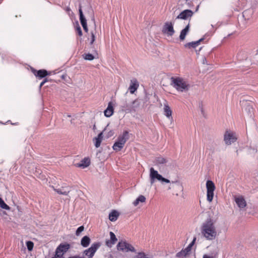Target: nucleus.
Instances as JSON below:
<instances>
[{"mask_svg":"<svg viewBox=\"0 0 258 258\" xmlns=\"http://www.w3.org/2000/svg\"><path fill=\"white\" fill-rule=\"evenodd\" d=\"M203 40V39L202 38V39H200L199 40L196 41L188 42L187 43H186L184 45V47L185 48H195L200 44L201 42Z\"/></svg>","mask_w":258,"mask_h":258,"instance_id":"obj_18","label":"nucleus"},{"mask_svg":"<svg viewBox=\"0 0 258 258\" xmlns=\"http://www.w3.org/2000/svg\"><path fill=\"white\" fill-rule=\"evenodd\" d=\"M91 37L90 44L92 45L93 44V43L94 42V41L95 40V36L94 33L93 32H91Z\"/></svg>","mask_w":258,"mask_h":258,"instance_id":"obj_36","label":"nucleus"},{"mask_svg":"<svg viewBox=\"0 0 258 258\" xmlns=\"http://www.w3.org/2000/svg\"><path fill=\"white\" fill-rule=\"evenodd\" d=\"M164 114L167 117L169 118L172 115V111L170 107L168 105L167 103H166L164 105Z\"/></svg>","mask_w":258,"mask_h":258,"instance_id":"obj_23","label":"nucleus"},{"mask_svg":"<svg viewBox=\"0 0 258 258\" xmlns=\"http://www.w3.org/2000/svg\"><path fill=\"white\" fill-rule=\"evenodd\" d=\"M103 132H101L100 134H98L97 137H95L94 139L95 146L96 148H98L100 147L101 145V143L103 140Z\"/></svg>","mask_w":258,"mask_h":258,"instance_id":"obj_21","label":"nucleus"},{"mask_svg":"<svg viewBox=\"0 0 258 258\" xmlns=\"http://www.w3.org/2000/svg\"><path fill=\"white\" fill-rule=\"evenodd\" d=\"M84 227L83 226H80L76 230V234L79 236L80 234L84 230Z\"/></svg>","mask_w":258,"mask_h":258,"instance_id":"obj_35","label":"nucleus"},{"mask_svg":"<svg viewBox=\"0 0 258 258\" xmlns=\"http://www.w3.org/2000/svg\"><path fill=\"white\" fill-rule=\"evenodd\" d=\"M83 28L85 32H88V29L87 26H85V27H83Z\"/></svg>","mask_w":258,"mask_h":258,"instance_id":"obj_39","label":"nucleus"},{"mask_svg":"<svg viewBox=\"0 0 258 258\" xmlns=\"http://www.w3.org/2000/svg\"><path fill=\"white\" fill-rule=\"evenodd\" d=\"M0 207H1L2 208H3L4 209H6V210H9L10 209L9 206H8L4 202V201L3 200V199L1 198H0Z\"/></svg>","mask_w":258,"mask_h":258,"instance_id":"obj_32","label":"nucleus"},{"mask_svg":"<svg viewBox=\"0 0 258 258\" xmlns=\"http://www.w3.org/2000/svg\"><path fill=\"white\" fill-rule=\"evenodd\" d=\"M119 216L118 213L116 211H113L109 215V219L111 221H115Z\"/></svg>","mask_w":258,"mask_h":258,"instance_id":"obj_27","label":"nucleus"},{"mask_svg":"<svg viewBox=\"0 0 258 258\" xmlns=\"http://www.w3.org/2000/svg\"><path fill=\"white\" fill-rule=\"evenodd\" d=\"M114 108L113 103L109 102L108 104L107 108L104 110V115L106 117H110L113 113Z\"/></svg>","mask_w":258,"mask_h":258,"instance_id":"obj_15","label":"nucleus"},{"mask_svg":"<svg viewBox=\"0 0 258 258\" xmlns=\"http://www.w3.org/2000/svg\"><path fill=\"white\" fill-rule=\"evenodd\" d=\"M171 85L179 92L187 91L190 85L184 79L180 77H172L171 78Z\"/></svg>","mask_w":258,"mask_h":258,"instance_id":"obj_2","label":"nucleus"},{"mask_svg":"<svg viewBox=\"0 0 258 258\" xmlns=\"http://www.w3.org/2000/svg\"><path fill=\"white\" fill-rule=\"evenodd\" d=\"M124 145L121 143H119L118 141L116 142L113 146V149L114 150L116 151H120L121 149L123 147Z\"/></svg>","mask_w":258,"mask_h":258,"instance_id":"obj_29","label":"nucleus"},{"mask_svg":"<svg viewBox=\"0 0 258 258\" xmlns=\"http://www.w3.org/2000/svg\"><path fill=\"white\" fill-rule=\"evenodd\" d=\"M191 244H189L186 248L181 250L180 252L176 253V256L179 258H184L189 253L191 250Z\"/></svg>","mask_w":258,"mask_h":258,"instance_id":"obj_14","label":"nucleus"},{"mask_svg":"<svg viewBox=\"0 0 258 258\" xmlns=\"http://www.w3.org/2000/svg\"><path fill=\"white\" fill-rule=\"evenodd\" d=\"M101 243L100 242H94L88 249L83 251V254L87 258H92L96 251L100 248Z\"/></svg>","mask_w":258,"mask_h":258,"instance_id":"obj_6","label":"nucleus"},{"mask_svg":"<svg viewBox=\"0 0 258 258\" xmlns=\"http://www.w3.org/2000/svg\"><path fill=\"white\" fill-rule=\"evenodd\" d=\"M136 258H153L151 255L146 254L145 252H141L138 253L135 257Z\"/></svg>","mask_w":258,"mask_h":258,"instance_id":"obj_30","label":"nucleus"},{"mask_svg":"<svg viewBox=\"0 0 258 258\" xmlns=\"http://www.w3.org/2000/svg\"><path fill=\"white\" fill-rule=\"evenodd\" d=\"M201 232L203 237L207 240L212 241L215 239L218 235L216 227L211 218L207 219L202 224Z\"/></svg>","mask_w":258,"mask_h":258,"instance_id":"obj_1","label":"nucleus"},{"mask_svg":"<svg viewBox=\"0 0 258 258\" xmlns=\"http://www.w3.org/2000/svg\"><path fill=\"white\" fill-rule=\"evenodd\" d=\"M47 82V79H45L43 81V82H44V83L45 84L46 82Z\"/></svg>","mask_w":258,"mask_h":258,"instance_id":"obj_41","label":"nucleus"},{"mask_svg":"<svg viewBox=\"0 0 258 258\" xmlns=\"http://www.w3.org/2000/svg\"><path fill=\"white\" fill-rule=\"evenodd\" d=\"M26 245L28 250L31 251L33 249L34 243L31 241H28L26 242Z\"/></svg>","mask_w":258,"mask_h":258,"instance_id":"obj_34","label":"nucleus"},{"mask_svg":"<svg viewBox=\"0 0 258 258\" xmlns=\"http://www.w3.org/2000/svg\"><path fill=\"white\" fill-rule=\"evenodd\" d=\"M140 103L138 99L133 101L132 104H126L124 106V110L127 112H135L136 109L139 106Z\"/></svg>","mask_w":258,"mask_h":258,"instance_id":"obj_10","label":"nucleus"},{"mask_svg":"<svg viewBox=\"0 0 258 258\" xmlns=\"http://www.w3.org/2000/svg\"><path fill=\"white\" fill-rule=\"evenodd\" d=\"M79 15H80V20L81 25H82L83 27H85V26H87V21L83 14V12L82 10V7L81 5H80V6H79Z\"/></svg>","mask_w":258,"mask_h":258,"instance_id":"obj_20","label":"nucleus"},{"mask_svg":"<svg viewBox=\"0 0 258 258\" xmlns=\"http://www.w3.org/2000/svg\"><path fill=\"white\" fill-rule=\"evenodd\" d=\"M234 201L239 208H243L246 206V202L242 196H235Z\"/></svg>","mask_w":258,"mask_h":258,"instance_id":"obj_13","label":"nucleus"},{"mask_svg":"<svg viewBox=\"0 0 258 258\" xmlns=\"http://www.w3.org/2000/svg\"><path fill=\"white\" fill-rule=\"evenodd\" d=\"M174 32L173 24L171 22H166L165 23L162 29V33L163 34L171 36L174 34Z\"/></svg>","mask_w":258,"mask_h":258,"instance_id":"obj_9","label":"nucleus"},{"mask_svg":"<svg viewBox=\"0 0 258 258\" xmlns=\"http://www.w3.org/2000/svg\"><path fill=\"white\" fill-rule=\"evenodd\" d=\"M117 248L118 250L122 252H136L135 247L130 243L126 241H119L117 245Z\"/></svg>","mask_w":258,"mask_h":258,"instance_id":"obj_5","label":"nucleus"},{"mask_svg":"<svg viewBox=\"0 0 258 258\" xmlns=\"http://www.w3.org/2000/svg\"><path fill=\"white\" fill-rule=\"evenodd\" d=\"M168 162V160L162 156L158 157L155 159V163L157 165L165 164Z\"/></svg>","mask_w":258,"mask_h":258,"instance_id":"obj_26","label":"nucleus"},{"mask_svg":"<svg viewBox=\"0 0 258 258\" xmlns=\"http://www.w3.org/2000/svg\"><path fill=\"white\" fill-rule=\"evenodd\" d=\"M206 188H207V200L210 203L211 202L214 198V191L216 189V186L214 183L210 180H208L206 182Z\"/></svg>","mask_w":258,"mask_h":258,"instance_id":"obj_7","label":"nucleus"},{"mask_svg":"<svg viewBox=\"0 0 258 258\" xmlns=\"http://www.w3.org/2000/svg\"><path fill=\"white\" fill-rule=\"evenodd\" d=\"M128 133L127 131H124L122 134L118 137L117 141L124 145L125 143H126V141L128 138Z\"/></svg>","mask_w":258,"mask_h":258,"instance_id":"obj_19","label":"nucleus"},{"mask_svg":"<svg viewBox=\"0 0 258 258\" xmlns=\"http://www.w3.org/2000/svg\"><path fill=\"white\" fill-rule=\"evenodd\" d=\"M52 188L57 194H58L59 195H65V196L68 195V194H69V193L70 192V190L62 191L60 189L55 188L53 186H52Z\"/></svg>","mask_w":258,"mask_h":258,"instance_id":"obj_31","label":"nucleus"},{"mask_svg":"<svg viewBox=\"0 0 258 258\" xmlns=\"http://www.w3.org/2000/svg\"><path fill=\"white\" fill-rule=\"evenodd\" d=\"M94 58V56L90 53L85 54L84 55V58L86 60H92Z\"/></svg>","mask_w":258,"mask_h":258,"instance_id":"obj_33","label":"nucleus"},{"mask_svg":"<svg viewBox=\"0 0 258 258\" xmlns=\"http://www.w3.org/2000/svg\"><path fill=\"white\" fill-rule=\"evenodd\" d=\"M95 128H96V125H95V124H94L93 126V130H95Z\"/></svg>","mask_w":258,"mask_h":258,"instance_id":"obj_42","label":"nucleus"},{"mask_svg":"<svg viewBox=\"0 0 258 258\" xmlns=\"http://www.w3.org/2000/svg\"><path fill=\"white\" fill-rule=\"evenodd\" d=\"M110 240H106V245L109 247H111L112 245L115 243L117 239L115 235L112 232H110Z\"/></svg>","mask_w":258,"mask_h":258,"instance_id":"obj_17","label":"nucleus"},{"mask_svg":"<svg viewBox=\"0 0 258 258\" xmlns=\"http://www.w3.org/2000/svg\"><path fill=\"white\" fill-rule=\"evenodd\" d=\"M76 33H77V34L78 35H79L80 36H81L82 35V30H81V28L80 26H78L77 28H76Z\"/></svg>","mask_w":258,"mask_h":258,"instance_id":"obj_37","label":"nucleus"},{"mask_svg":"<svg viewBox=\"0 0 258 258\" xmlns=\"http://www.w3.org/2000/svg\"><path fill=\"white\" fill-rule=\"evenodd\" d=\"M224 139L226 144L229 145L236 142L237 137L235 133L230 131H226L224 135Z\"/></svg>","mask_w":258,"mask_h":258,"instance_id":"obj_8","label":"nucleus"},{"mask_svg":"<svg viewBox=\"0 0 258 258\" xmlns=\"http://www.w3.org/2000/svg\"><path fill=\"white\" fill-rule=\"evenodd\" d=\"M44 85V82H43V81L40 83V87H42V86H43Z\"/></svg>","mask_w":258,"mask_h":258,"instance_id":"obj_40","label":"nucleus"},{"mask_svg":"<svg viewBox=\"0 0 258 258\" xmlns=\"http://www.w3.org/2000/svg\"><path fill=\"white\" fill-rule=\"evenodd\" d=\"M146 198L143 195H140L138 198L133 202V205L135 206H137L139 203H144L146 202Z\"/></svg>","mask_w":258,"mask_h":258,"instance_id":"obj_28","label":"nucleus"},{"mask_svg":"<svg viewBox=\"0 0 258 258\" xmlns=\"http://www.w3.org/2000/svg\"><path fill=\"white\" fill-rule=\"evenodd\" d=\"M33 73L36 77L41 79L50 75V73H48L45 70H40L38 71L34 70L33 71Z\"/></svg>","mask_w":258,"mask_h":258,"instance_id":"obj_16","label":"nucleus"},{"mask_svg":"<svg viewBox=\"0 0 258 258\" xmlns=\"http://www.w3.org/2000/svg\"><path fill=\"white\" fill-rule=\"evenodd\" d=\"M203 258H213V257L211 256H209L207 254H205L203 256Z\"/></svg>","mask_w":258,"mask_h":258,"instance_id":"obj_38","label":"nucleus"},{"mask_svg":"<svg viewBox=\"0 0 258 258\" xmlns=\"http://www.w3.org/2000/svg\"><path fill=\"white\" fill-rule=\"evenodd\" d=\"M139 87V83L138 80L134 78L131 80L130 85L128 88V90L131 94H134L138 89Z\"/></svg>","mask_w":258,"mask_h":258,"instance_id":"obj_11","label":"nucleus"},{"mask_svg":"<svg viewBox=\"0 0 258 258\" xmlns=\"http://www.w3.org/2000/svg\"><path fill=\"white\" fill-rule=\"evenodd\" d=\"M150 179L151 184H153L156 180L161 181L166 183H169L170 180L163 177L157 171L155 170L154 168L151 167L150 169Z\"/></svg>","mask_w":258,"mask_h":258,"instance_id":"obj_4","label":"nucleus"},{"mask_svg":"<svg viewBox=\"0 0 258 258\" xmlns=\"http://www.w3.org/2000/svg\"><path fill=\"white\" fill-rule=\"evenodd\" d=\"M91 242V239L88 236H84L81 241V245L84 247H88Z\"/></svg>","mask_w":258,"mask_h":258,"instance_id":"obj_24","label":"nucleus"},{"mask_svg":"<svg viewBox=\"0 0 258 258\" xmlns=\"http://www.w3.org/2000/svg\"><path fill=\"white\" fill-rule=\"evenodd\" d=\"M193 15V12L190 10H185L181 12L177 17V19L186 20L190 18Z\"/></svg>","mask_w":258,"mask_h":258,"instance_id":"obj_12","label":"nucleus"},{"mask_svg":"<svg viewBox=\"0 0 258 258\" xmlns=\"http://www.w3.org/2000/svg\"><path fill=\"white\" fill-rule=\"evenodd\" d=\"M189 24L187 25L184 29H183L180 32L179 38L181 40H183L185 39V37L189 31Z\"/></svg>","mask_w":258,"mask_h":258,"instance_id":"obj_25","label":"nucleus"},{"mask_svg":"<svg viewBox=\"0 0 258 258\" xmlns=\"http://www.w3.org/2000/svg\"><path fill=\"white\" fill-rule=\"evenodd\" d=\"M71 245L67 242L60 243L55 250V254L52 258H64V254L70 249Z\"/></svg>","mask_w":258,"mask_h":258,"instance_id":"obj_3","label":"nucleus"},{"mask_svg":"<svg viewBox=\"0 0 258 258\" xmlns=\"http://www.w3.org/2000/svg\"><path fill=\"white\" fill-rule=\"evenodd\" d=\"M90 164V160L89 158H85L82 160L80 163L78 164V166L83 168L87 167Z\"/></svg>","mask_w":258,"mask_h":258,"instance_id":"obj_22","label":"nucleus"}]
</instances>
